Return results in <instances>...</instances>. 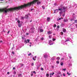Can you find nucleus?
<instances>
[{"instance_id":"f257e3e1","label":"nucleus","mask_w":77,"mask_h":77,"mask_svg":"<svg viewBox=\"0 0 77 77\" xmlns=\"http://www.w3.org/2000/svg\"><path fill=\"white\" fill-rule=\"evenodd\" d=\"M39 0H34L28 3L27 4H24L23 5H21L20 6H18L17 7H16L14 8H8V10H17L19 9H24V8H26V7L28 6L30 7L31 5L36 3V2H37V5H39L41 3V2H38Z\"/></svg>"},{"instance_id":"f03ea898","label":"nucleus","mask_w":77,"mask_h":77,"mask_svg":"<svg viewBox=\"0 0 77 77\" xmlns=\"http://www.w3.org/2000/svg\"><path fill=\"white\" fill-rule=\"evenodd\" d=\"M13 12L12 10H0V13L3 12V13H7V12Z\"/></svg>"},{"instance_id":"7ed1b4c3","label":"nucleus","mask_w":77,"mask_h":77,"mask_svg":"<svg viewBox=\"0 0 77 77\" xmlns=\"http://www.w3.org/2000/svg\"><path fill=\"white\" fill-rule=\"evenodd\" d=\"M28 15H30V14H28L25 15V17H24V18H26V19H28V18H29V16Z\"/></svg>"},{"instance_id":"20e7f679","label":"nucleus","mask_w":77,"mask_h":77,"mask_svg":"<svg viewBox=\"0 0 77 77\" xmlns=\"http://www.w3.org/2000/svg\"><path fill=\"white\" fill-rule=\"evenodd\" d=\"M29 41H30V40L27 39V40H26L25 42L27 44V42H28V43H29Z\"/></svg>"},{"instance_id":"39448f33","label":"nucleus","mask_w":77,"mask_h":77,"mask_svg":"<svg viewBox=\"0 0 77 77\" xmlns=\"http://www.w3.org/2000/svg\"><path fill=\"white\" fill-rule=\"evenodd\" d=\"M52 33V32L51 31H49L48 32V35H50V34H51Z\"/></svg>"},{"instance_id":"423d86ee","label":"nucleus","mask_w":77,"mask_h":77,"mask_svg":"<svg viewBox=\"0 0 77 77\" xmlns=\"http://www.w3.org/2000/svg\"><path fill=\"white\" fill-rule=\"evenodd\" d=\"M48 56V55H47V54L44 55V58H45V59H46V58Z\"/></svg>"},{"instance_id":"0eeeda50","label":"nucleus","mask_w":77,"mask_h":77,"mask_svg":"<svg viewBox=\"0 0 77 77\" xmlns=\"http://www.w3.org/2000/svg\"><path fill=\"white\" fill-rule=\"evenodd\" d=\"M63 9L64 10H65V9H67V7L64 6L63 7Z\"/></svg>"},{"instance_id":"6e6552de","label":"nucleus","mask_w":77,"mask_h":77,"mask_svg":"<svg viewBox=\"0 0 77 77\" xmlns=\"http://www.w3.org/2000/svg\"><path fill=\"white\" fill-rule=\"evenodd\" d=\"M47 20L48 21H50V17H48L47 18Z\"/></svg>"},{"instance_id":"1a4fd4ad","label":"nucleus","mask_w":77,"mask_h":77,"mask_svg":"<svg viewBox=\"0 0 77 77\" xmlns=\"http://www.w3.org/2000/svg\"><path fill=\"white\" fill-rule=\"evenodd\" d=\"M63 21L64 22H68V19H64Z\"/></svg>"},{"instance_id":"9d476101","label":"nucleus","mask_w":77,"mask_h":77,"mask_svg":"<svg viewBox=\"0 0 77 77\" xmlns=\"http://www.w3.org/2000/svg\"><path fill=\"white\" fill-rule=\"evenodd\" d=\"M18 26L19 27H21V24L20 23H19L18 24Z\"/></svg>"},{"instance_id":"9b49d317","label":"nucleus","mask_w":77,"mask_h":77,"mask_svg":"<svg viewBox=\"0 0 77 77\" xmlns=\"http://www.w3.org/2000/svg\"><path fill=\"white\" fill-rule=\"evenodd\" d=\"M63 32H66V29H63Z\"/></svg>"},{"instance_id":"f8f14e48","label":"nucleus","mask_w":77,"mask_h":77,"mask_svg":"<svg viewBox=\"0 0 77 77\" xmlns=\"http://www.w3.org/2000/svg\"><path fill=\"white\" fill-rule=\"evenodd\" d=\"M40 32H44V30L42 29H40Z\"/></svg>"},{"instance_id":"ddd939ff","label":"nucleus","mask_w":77,"mask_h":77,"mask_svg":"<svg viewBox=\"0 0 77 77\" xmlns=\"http://www.w3.org/2000/svg\"><path fill=\"white\" fill-rule=\"evenodd\" d=\"M60 57H57V60H60Z\"/></svg>"},{"instance_id":"4468645a","label":"nucleus","mask_w":77,"mask_h":77,"mask_svg":"<svg viewBox=\"0 0 77 77\" xmlns=\"http://www.w3.org/2000/svg\"><path fill=\"white\" fill-rule=\"evenodd\" d=\"M52 35H49V39H51V37Z\"/></svg>"},{"instance_id":"2eb2a0df","label":"nucleus","mask_w":77,"mask_h":77,"mask_svg":"<svg viewBox=\"0 0 77 77\" xmlns=\"http://www.w3.org/2000/svg\"><path fill=\"white\" fill-rule=\"evenodd\" d=\"M22 75V74H18V77H21Z\"/></svg>"},{"instance_id":"dca6fc26","label":"nucleus","mask_w":77,"mask_h":77,"mask_svg":"<svg viewBox=\"0 0 77 77\" xmlns=\"http://www.w3.org/2000/svg\"><path fill=\"white\" fill-rule=\"evenodd\" d=\"M54 14H55L56 13V10H54Z\"/></svg>"},{"instance_id":"f3484780","label":"nucleus","mask_w":77,"mask_h":77,"mask_svg":"<svg viewBox=\"0 0 77 77\" xmlns=\"http://www.w3.org/2000/svg\"><path fill=\"white\" fill-rule=\"evenodd\" d=\"M60 65L61 66H63V63L62 62H61L60 63Z\"/></svg>"},{"instance_id":"a211bd4d","label":"nucleus","mask_w":77,"mask_h":77,"mask_svg":"<svg viewBox=\"0 0 77 77\" xmlns=\"http://www.w3.org/2000/svg\"><path fill=\"white\" fill-rule=\"evenodd\" d=\"M42 8H43V9H45V7H44V6H42Z\"/></svg>"},{"instance_id":"6ab92c4d","label":"nucleus","mask_w":77,"mask_h":77,"mask_svg":"<svg viewBox=\"0 0 77 77\" xmlns=\"http://www.w3.org/2000/svg\"><path fill=\"white\" fill-rule=\"evenodd\" d=\"M56 63L57 64H59V61H57L56 62Z\"/></svg>"},{"instance_id":"aec40b11","label":"nucleus","mask_w":77,"mask_h":77,"mask_svg":"<svg viewBox=\"0 0 77 77\" xmlns=\"http://www.w3.org/2000/svg\"><path fill=\"white\" fill-rule=\"evenodd\" d=\"M46 76H47L48 77H49V74H47L46 75Z\"/></svg>"},{"instance_id":"412c9836","label":"nucleus","mask_w":77,"mask_h":77,"mask_svg":"<svg viewBox=\"0 0 77 77\" xmlns=\"http://www.w3.org/2000/svg\"><path fill=\"white\" fill-rule=\"evenodd\" d=\"M55 40H56V39L55 38L52 39V41H55Z\"/></svg>"},{"instance_id":"4be33fe9","label":"nucleus","mask_w":77,"mask_h":77,"mask_svg":"<svg viewBox=\"0 0 77 77\" xmlns=\"http://www.w3.org/2000/svg\"><path fill=\"white\" fill-rule=\"evenodd\" d=\"M75 23H77V20H75Z\"/></svg>"},{"instance_id":"5701e85b","label":"nucleus","mask_w":77,"mask_h":77,"mask_svg":"<svg viewBox=\"0 0 77 77\" xmlns=\"http://www.w3.org/2000/svg\"><path fill=\"white\" fill-rule=\"evenodd\" d=\"M70 20L71 21H74V18H72V19H71Z\"/></svg>"},{"instance_id":"b1692460","label":"nucleus","mask_w":77,"mask_h":77,"mask_svg":"<svg viewBox=\"0 0 77 77\" xmlns=\"http://www.w3.org/2000/svg\"><path fill=\"white\" fill-rule=\"evenodd\" d=\"M67 74H68V75H71V73L69 74V72H67Z\"/></svg>"},{"instance_id":"393cba45","label":"nucleus","mask_w":77,"mask_h":77,"mask_svg":"<svg viewBox=\"0 0 77 77\" xmlns=\"http://www.w3.org/2000/svg\"><path fill=\"white\" fill-rule=\"evenodd\" d=\"M61 35H63V32H61Z\"/></svg>"},{"instance_id":"a878e982","label":"nucleus","mask_w":77,"mask_h":77,"mask_svg":"<svg viewBox=\"0 0 77 77\" xmlns=\"http://www.w3.org/2000/svg\"><path fill=\"white\" fill-rule=\"evenodd\" d=\"M20 65H21V66H23L24 65V64H20Z\"/></svg>"},{"instance_id":"bb28decb","label":"nucleus","mask_w":77,"mask_h":77,"mask_svg":"<svg viewBox=\"0 0 77 77\" xmlns=\"http://www.w3.org/2000/svg\"><path fill=\"white\" fill-rule=\"evenodd\" d=\"M50 74V75H51V74L52 75H53V74H54V73L53 72L52 74H51V73Z\"/></svg>"},{"instance_id":"cd10ccee","label":"nucleus","mask_w":77,"mask_h":77,"mask_svg":"<svg viewBox=\"0 0 77 77\" xmlns=\"http://www.w3.org/2000/svg\"><path fill=\"white\" fill-rule=\"evenodd\" d=\"M57 27L58 29H59L60 28V26H59L58 25L57 26Z\"/></svg>"},{"instance_id":"c85d7f7f","label":"nucleus","mask_w":77,"mask_h":77,"mask_svg":"<svg viewBox=\"0 0 77 77\" xmlns=\"http://www.w3.org/2000/svg\"><path fill=\"white\" fill-rule=\"evenodd\" d=\"M40 69L41 70H42V71H43V70H44V68H41Z\"/></svg>"},{"instance_id":"c756f323","label":"nucleus","mask_w":77,"mask_h":77,"mask_svg":"<svg viewBox=\"0 0 77 77\" xmlns=\"http://www.w3.org/2000/svg\"><path fill=\"white\" fill-rule=\"evenodd\" d=\"M32 59L34 60H36V59H35V58L33 57L32 58Z\"/></svg>"},{"instance_id":"7c9ffc66","label":"nucleus","mask_w":77,"mask_h":77,"mask_svg":"<svg viewBox=\"0 0 77 77\" xmlns=\"http://www.w3.org/2000/svg\"><path fill=\"white\" fill-rule=\"evenodd\" d=\"M54 27H56V24H55L54 25Z\"/></svg>"},{"instance_id":"2f4dec72","label":"nucleus","mask_w":77,"mask_h":77,"mask_svg":"<svg viewBox=\"0 0 77 77\" xmlns=\"http://www.w3.org/2000/svg\"><path fill=\"white\" fill-rule=\"evenodd\" d=\"M63 71H66V69H63Z\"/></svg>"},{"instance_id":"473e14b6","label":"nucleus","mask_w":77,"mask_h":77,"mask_svg":"<svg viewBox=\"0 0 77 77\" xmlns=\"http://www.w3.org/2000/svg\"><path fill=\"white\" fill-rule=\"evenodd\" d=\"M61 20V18H60L59 19H58L57 20V21H59V20Z\"/></svg>"},{"instance_id":"72a5a7b5","label":"nucleus","mask_w":77,"mask_h":77,"mask_svg":"<svg viewBox=\"0 0 77 77\" xmlns=\"http://www.w3.org/2000/svg\"><path fill=\"white\" fill-rule=\"evenodd\" d=\"M58 10H63V9H62V8H61V9L60 8L58 9Z\"/></svg>"},{"instance_id":"f704fd0d","label":"nucleus","mask_w":77,"mask_h":77,"mask_svg":"<svg viewBox=\"0 0 77 77\" xmlns=\"http://www.w3.org/2000/svg\"><path fill=\"white\" fill-rule=\"evenodd\" d=\"M41 40H42V41H43V40H44V38H43V37H42L41 38Z\"/></svg>"},{"instance_id":"c9c22d12","label":"nucleus","mask_w":77,"mask_h":77,"mask_svg":"<svg viewBox=\"0 0 77 77\" xmlns=\"http://www.w3.org/2000/svg\"><path fill=\"white\" fill-rule=\"evenodd\" d=\"M61 60H64V58H61Z\"/></svg>"},{"instance_id":"e433bc0d","label":"nucleus","mask_w":77,"mask_h":77,"mask_svg":"<svg viewBox=\"0 0 77 77\" xmlns=\"http://www.w3.org/2000/svg\"><path fill=\"white\" fill-rule=\"evenodd\" d=\"M17 22H18V23H20V20H18Z\"/></svg>"},{"instance_id":"4c0bfd02","label":"nucleus","mask_w":77,"mask_h":77,"mask_svg":"<svg viewBox=\"0 0 77 77\" xmlns=\"http://www.w3.org/2000/svg\"><path fill=\"white\" fill-rule=\"evenodd\" d=\"M14 74H16V72L15 71L14 72Z\"/></svg>"},{"instance_id":"58836bf2","label":"nucleus","mask_w":77,"mask_h":77,"mask_svg":"<svg viewBox=\"0 0 77 77\" xmlns=\"http://www.w3.org/2000/svg\"><path fill=\"white\" fill-rule=\"evenodd\" d=\"M31 54H32L30 53V54H28V55L29 56L30 55H31Z\"/></svg>"},{"instance_id":"ea45409f","label":"nucleus","mask_w":77,"mask_h":77,"mask_svg":"<svg viewBox=\"0 0 77 77\" xmlns=\"http://www.w3.org/2000/svg\"><path fill=\"white\" fill-rule=\"evenodd\" d=\"M62 13V11H60V14H61Z\"/></svg>"},{"instance_id":"a19ab883","label":"nucleus","mask_w":77,"mask_h":77,"mask_svg":"<svg viewBox=\"0 0 77 77\" xmlns=\"http://www.w3.org/2000/svg\"><path fill=\"white\" fill-rule=\"evenodd\" d=\"M7 74H10V72H8L7 73Z\"/></svg>"},{"instance_id":"79ce46f5","label":"nucleus","mask_w":77,"mask_h":77,"mask_svg":"<svg viewBox=\"0 0 77 77\" xmlns=\"http://www.w3.org/2000/svg\"><path fill=\"white\" fill-rule=\"evenodd\" d=\"M54 44V43H52L51 44H50V45H53Z\"/></svg>"},{"instance_id":"37998d69","label":"nucleus","mask_w":77,"mask_h":77,"mask_svg":"<svg viewBox=\"0 0 77 77\" xmlns=\"http://www.w3.org/2000/svg\"><path fill=\"white\" fill-rule=\"evenodd\" d=\"M31 76L32 77L33 76V74H31Z\"/></svg>"},{"instance_id":"c03bdc74","label":"nucleus","mask_w":77,"mask_h":77,"mask_svg":"<svg viewBox=\"0 0 77 77\" xmlns=\"http://www.w3.org/2000/svg\"><path fill=\"white\" fill-rule=\"evenodd\" d=\"M34 65V64L33 63H32V66H33Z\"/></svg>"},{"instance_id":"a18cd8bd","label":"nucleus","mask_w":77,"mask_h":77,"mask_svg":"<svg viewBox=\"0 0 77 77\" xmlns=\"http://www.w3.org/2000/svg\"><path fill=\"white\" fill-rule=\"evenodd\" d=\"M24 18L23 17H21V19H24Z\"/></svg>"},{"instance_id":"49530a36","label":"nucleus","mask_w":77,"mask_h":77,"mask_svg":"<svg viewBox=\"0 0 77 77\" xmlns=\"http://www.w3.org/2000/svg\"><path fill=\"white\" fill-rule=\"evenodd\" d=\"M63 76H65V73H63Z\"/></svg>"},{"instance_id":"de8ad7c7","label":"nucleus","mask_w":77,"mask_h":77,"mask_svg":"<svg viewBox=\"0 0 77 77\" xmlns=\"http://www.w3.org/2000/svg\"><path fill=\"white\" fill-rule=\"evenodd\" d=\"M9 32H10V31H8V32H7V33L9 34Z\"/></svg>"},{"instance_id":"09e8293b","label":"nucleus","mask_w":77,"mask_h":77,"mask_svg":"<svg viewBox=\"0 0 77 77\" xmlns=\"http://www.w3.org/2000/svg\"><path fill=\"white\" fill-rule=\"evenodd\" d=\"M67 41H69V40H66L65 42H67Z\"/></svg>"},{"instance_id":"8fccbe9b","label":"nucleus","mask_w":77,"mask_h":77,"mask_svg":"<svg viewBox=\"0 0 77 77\" xmlns=\"http://www.w3.org/2000/svg\"><path fill=\"white\" fill-rule=\"evenodd\" d=\"M13 69H15V67H13Z\"/></svg>"},{"instance_id":"3c124183","label":"nucleus","mask_w":77,"mask_h":77,"mask_svg":"<svg viewBox=\"0 0 77 77\" xmlns=\"http://www.w3.org/2000/svg\"><path fill=\"white\" fill-rule=\"evenodd\" d=\"M17 20H18V18H16V20L17 21Z\"/></svg>"},{"instance_id":"603ef678","label":"nucleus","mask_w":77,"mask_h":77,"mask_svg":"<svg viewBox=\"0 0 77 77\" xmlns=\"http://www.w3.org/2000/svg\"><path fill=\"white\" fill-rule=\"evenodd\" d=\"M51 40H50L49 41V42L50 43V42H51Z\"/></svg>"},{"instance_id":"864d4df0","label":"nucleus","mask_w":77,"mask_h":77,"mask_svg":"<svg viewBox=\"0 0 77 77\" xmlns=\"http://www.w3.org/2000/svg\"><path fill=\"white\" fill-rule=\"evenodd\" d=\"M12 54H15V53L13 51L12 52Z\"/></svg>"},{"instance_id":"5fc2aeb1","label":"nucleus","mask_w":77,"mask_h":77,"mask_svg":"<svg viewBox=\"0 0 77 77\" xmlns=\"http://www.w3.org/2000/svg\"><path fill=\"white\" fill-rule=\"evenodd\" d=\"M69 59H71L72 58V57H69Z\"/></svg>"},{"instance_id":"6e6d98bb","label":"nucleus","mask_w":77,"mask_h":77,"mask_svg":"<svg viewBox=\"0 0 77 77\" xmlns=\"http://www.w3.org/2000/svg\"><path fill=\"white\" fill-rule=\"evenodd\" d=\"M65 14H64L63 15V17H64V16H65Z\"/></svg>"},{"instance_id":"4d7b16f0","label":"nucleus","mask_w":77,"mask_h":77,"mask_svg":"<svg viewBox=\"0 0 77 77\" xmlns=\"http://www.w3.org/2000/svg\"><path fill=\"white\" fill-rule=\"evenodd\" d=\"M2 42V41H0V42Z\"/></svg>"},{"instance_id":"13d9d810","label":"nucleus","mask_w":77,"mask_h":77,"mask_svg":"<svg viewBox=\"0 0 77 77\" xmlns=\"http://www.w3.org/2000/svg\"><path fill=\"white\" fill-rule=\"evenodd\" d=\"M33 73H35V71H34L33 72Z\"/></svg>"},{"instance_id":"bf43d9fd","label":"nucleus","mask_w":77,"mask_h":77,"mask_svg":"<svg viewBox=\"0 0 77 77\" xmlns=\"http://www.w3.org/2000/svg\"><path fill=\"white\" fill-rule=\"evenodd\" d=\"M57 77H60V76L58 75V76H57Z\"/></svg>"},{"instance_id":"052dcab7","label":"nucleus","mask_w":77,"mask_h":77,"mask_svg":"<svg viewBox=\"0 0 77 77\" xmlns=\"http://www.w3.org/2000/svg\"><path fill=\"white\" fill-rule=\"evenodd\" d=\"M32 33H34V32L32 31Z\"/></svg>"},{"instance_id":"680f3d73","label":"nucleus","mask_w":77,"mask_h":77,"mask_svg":"<svg viewBox=\"0 0 77 77\" xmlns=\"http://www.w3.org/2000/svg\"><path fill=\"white\" fill-rule=\"evenodd\" d=\"M11 49H12V50H13V48H11Z\"/></svg>"},{"instance_id":"e2e57ef3","label":"nucleus","mask_w":77,"mask_h":77,"mask_svg":"<svg viewBox=\"0 0 77 77\" xmlns=\"http://www.w3.org/2000/svg\"><path fill=\"white\" fill-rule=\"evenodd\" d=\"M30 44H32V43L30 42Z\"/></svg>"},{"instance_id":"0e129e2a","label":"nucleus","mask_w":77,"mask_h":77,"mask_svg":"<svg viewBox=\"0 0 77 77\" xmlns=\"http://www.w3.org/2000/svg\"><path fill=\"white\" fill-rule=\"evenodd\" d=\"M26 35H29V33H27V34H26Z\"/></svg>"},{"instance_id":"69168bd1","label":"nucleus","mask_w":77,"mask_h":77,"mask_svg":"<svg viewBox=\"0 0 77 77\" xmlns=\"http://www.w3.org/2000/svg\"><path fill=\"white\" fill-rule=\"evenodd\" d=\"M54 35H55V34H53Z\"/></svg>"},{"instance_id":"338daca9","label":"nucleus","mask_w":77,"mask_h":77,"mask_svg":"<svg viewBox=\"0 0 77 77\" xmlns=\"http://www.w3.org/2000/svg\"><path fill=\"white\" fill-rule=\"evenodd\" d=\"M61 18V19H63V18Z\"/></svg>"},{"instance_id":"774afa93","label":"nucleus","mask_w":77,"mask_h":77,"mask_svg":"<svg viewBox=\"0 0 77 77\" xmlns=\"http://www.w3.org/2000/svg\"><path fill=\"white\" fill-rule=\"evenodd\" d=\"M31 45H29V46H30V47H31Z\"/></svg>"}]
</instances>
